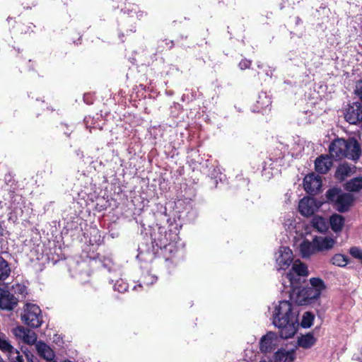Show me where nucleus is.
Masks as SVG:
<instances>
[{
  "instance_id": "41",
  "label": "nucleus",
  "mask_w": 362,
  "mask_h": 362,
  "mask_svg": "<svg viewBox=\"0 0 362 362\" xmlns=\"http://www.w3.org/2000/svg\"><path fill=\"white\" fill-rule=\"evenodd\" d=\"M355 93L362 99V81H359L357 83L356 86Z\"/></svg>"
},
{
  "instance_id": "52",
  "label": "nucleus",
  "mask_w": 362,
  "mask_h": 362,
  "mask_svg": "<svg viewBox=\"0 0 362 362\" xmlns=\"http://www.w3.org/2000/svg\"><path fill=\"white\" fill-rule=\"evenodd\" d=\"M283 284H284V287H287V286H286V285L285 284V283H284V282L283 283Z\"/></svg>"
},
{
  "instance_id": "54",
  "label": "nucleus",
  "mask_w": 362,
  "mask_h": 362,
  "mask_svg": "<svg viewBox=\"0 0 362 362\" xmlns=\"http://www.w3.org/2000/svg\"><path fill=\"white\" fill-rule=\"evenodd\" d=\"M260 362H267V361H261Z\"/></svg>"
},
{
  "instance_id": "23",
  "label": "nucleus",
  "mask_w": 362,
  "mask_h": 362,
  "mask_svg": "<svg viewBox=\"0 0 362 362\" xmlns=\"http://www.w3.org/2000/svg\"><path fill=\"white\" fill-rule=\"evenodd\" d=\"M345 158L356 160L361 154V147L355 141H347V150L345 152Z\"/></svg>"
},
{
  "instance_id": "20",
  "label": "nucleus",
  "mask_w": 362,
  "mask_h": 362,
  "mask_svg": "<svg viewBox=\"0 0 362 362\" xmlns=\"http://www.w3.org/2000/svg\"><path fill=\"white\" fill-rule=\"evenodd\" d=\"M272 100L270 96L266 93L262 91L259 93L256 105L253 108V112H262L271 105Z\"/></svg>"
},
{
  "instance_id": "30",
  "label": "nucleus",
  "mask_w": 362,
  "mask_h": 362,
  "mask_svg": "<svg viewBox=\"0 0 362 362\" xmlns=\"http://www.w3.org/2000/svg\"><path fill=\"white\" fill-rule=\"evenodd\" d=\"M352 168L348 163H342L337 168L335 176L337 179L343 180L352 173Z\"/></svg>"
},
{
  "instance_id": "17",
  "label": "nucleus",
  "mask_w": 362,
  "mask_h": 362,
  "mask_svg": "<svg viewBox=\"0 0 362 362\" xmlns=\"http://www.w3.org/2000/svg\"><path fill=\"white\" fill-rule=\"evenodd\" d=\"M303 189L310 197H315L317 194V175L310 173L306 175L303 179Z\"/></svg>"
},
{
  "instance_id": "22",
  "label": "nucleus",
  "mask_w": 362,
  "mask_h": 362,
  "mask_svg": "<svg viewBox=\"0 0 362 362\" xmlns=\"http://www.w3.org/2000/svg\"><path fill=\"white\" fill-rule=\"evenodd\" d=\"M295 359V351L293 349L290 351L279 349L275 352L274 356V362H293Z\"/></svg>"
},
{
  "instance_id": "56",
  "label": "nucleus",
  "mask_w": 362,
  "mask_h": 362,
  "mask_svg": "<svg viewBox=\"0 0 362 362\" xmlns=\"http://www.w3.org/2000/svg\"><path fill=\"white\" fill-rule=\"evenodd\" d=\"M0 362H4V361H0Z\"/></svg>"
},
{
  "instance_id": "9",
  "label": "nucleus",
  "mask_w": 362,
  "mask_h": 362,
  "mask_svg": "<svg viewBox=\"0 0 362 362\" xmlns=\"http://www.w3.org/2000/svg\"><path fill=\"white\" fill-rule=\"evenodd\" d=\"M308 270L306 265L299 260L293 262L291 270L286 274V279L290 287H295L296 284H298L300 277L307 276Z\"/></svg>"
},
{
  "instance_id": "53",
  "label": "nucleus",
  "mask_w": 362,
  "mask_h": 362,
  "mask_svg": "<svg viewBox=\"0 0 362 362\" xmlns=\"http://www.w3.org/2000/svg\"><path fill=\"white\" fill-rule=\"evenodd\" d=\"M313 145H314L313 144H311V146H311V148H313Z\"/></svg>"
},
{
  "instance_id": "33",
  "label": "nucleus",
  "mask_w": 362,
  "mask_h": 362,
  "mask_svg": "<svg viewBox=\"0 0 362 362\" xmlns=\"http://www.w3.org/2000/svg\"><path fill=\"white\" fill-rule=\"evenodd\" d=\"M122 11L124 13H127L131 17H133V13L136 14V18L138 19H141L144 16L146 15V13L144 11H139L138 6L134 4H129V6H126L124 8H122Z\"/></svg>"
},
{
  "instance_id": "36",
  "label": "nucleus",
  "mask_w": 362,
  "mask_h": 362,
  "mask_svg": "<svg viewBox=\"0 0 362 362\" xmlns=\"http://www.w3.org/2000/svg\"><path fill=\"white\" fill-rule=\"evenodd\" d=\"M12 290L14 294L18 296V298L21 297L23 298L27 293V287L21 284H16V285L12 286Z\"/></svg>"
},
{
  "instance_id": "38",
  "label": "nucleus",
  "mask_w": 362,
  "mask_h": 362,
  "mask_svg": "<svg viewBox=\"0 0 362 362\" xmlns=\"http://www.w3.org/2000/svg\"><path fill=\"white\" fill-rule=\"evenodd\" d=\"M349 252L352 257L362 262V250L353 247L350 249Z\"/></svg>"
},
{
  "instance_id": "12",
  "label": "nucleus",
  "mask_w": 362,
  "mask_h": 362,
  "mask_svg": "<svg viewBox=\"0 0 362 362\" xmlns=\"http://www.w3.org/2000/svg\"><path fill=\"white\" fill-rule=\"evenodd\" d=\"M305 141L298 136H293L289 144H285L288 155L292 158H298L305 150Z\"/></svg>"
},
{
  "instance_id": "13",
  "label": "nucleus",
  "mask_w": 362,
  "mask_h": 362,
  "mask_svg": "<svg viewBox=\"0 0 362 362\" xmlns=\"http://www.w3.org/2000/svg\"><path fill=\"white\" fill-rule=\"evenodd\" d=\"M345 119L350 124L362 123V104L355 102L349 105L345 114Z\"/></svg>"
},
{
  "instance_id": "46",
  "label": "nucleus",
  "mask_w": 362,
  "mask_h": 362,
  "mask_svg": "<svg viewBox=\"0 0 362 362\" xmlns=\"http://www.w3.org/2000/svg\"><path fill=\"white\" fill-rule=\"evenodd\" d=\"M4 228H3V226H2V223L0 221V235H3V233H4Z\"/></svg>"
},
{
  "instance_id": "31",
  "label": "nucleus",
  "mask_w": 362,
  "mask_h": 362,
  "mask_svg": "<svg viewBox=\"0 0 362 362\" xmlns=\"http://www.w3.org/2000/svg\"><path fill=\"white\" fill-rule=\"evenodd\" d=\"M345 189L349 192H358L362 189V177L351 179L345 185Z\"/></svg>"
},
{
  "instance_id": "3",
  "label": "nucleus",
  "mask_w": 362,
  "mask_h": 362,
  "mask_svg": "<svg viewBox=\"0 0 362 362\" xmlns=\"http://www.w3.org/2000/svg\"><path fill=\"white\" fill-rule=\"evenodd\" d=\"M299 236L294 237V244L297 246L303 258H308L317 250V229L305 225L300 230H296Z\"/></svg>"
},
{
  "instance_id": "6",
  "label": "nucleus",
  "mask_w": 362,
  "mask_h": 362,
  "mask_svg": "<svg viewBox=\"0 0 362 362\" xmlns=\"http://www.w3.org/2000/svg\"><path fill=\"white\" fill-rule=\"evenodd\" d=\"M326 197L328 201L334 202L337 209L340 212L346 211L354 201L351 194L342 192L336 188L329 189Z\"/></svg>"
},
{
  "instance_id": "8",
  "label": "nucleus",
  "mask_w": 362,
  "mask_h": 362,
  "mask_svg": "<svg viewBox=\"0 0 362 362\" xmlns=\"http://www.w3.org/2000/svg\"><path fill=\"white\" fill-rule=\"evenodd\" d=\"M22 320L31 327H39L42 323L40 307L35 304H26L24 314L22 315Z\"/></svg>"
},
{
  "instance_id": "48",
  "label": "nucleus",
  "mask_w": 362,
  "mask_h": 362,
  "mask_svg": "<svg viewBox=\"0 0 362 362\" xmlns=\"http://www.w3.org/2000/svg\"><path fill=\"white\" fill-rule=\"evenodd\" d=\"M317 182H318V192L320 191V187L322 185V180L320 179V177H318V180H317Z\"/></svg>"
},
{
  "instance_id": "19",
  "label": "nucleus",
  "mask_w": 362,
  "mask_h": 362,
  "mask_svg": "<svg viewBox=\"0 0 362 362\" xmlns=\"http://www.w3.org/2000/svg\"><path fill=\"white\" fill-rule=\"evenodd\" d=\"M316 100L315 98H310L306 103L305 110L303 112V115L306 123H311L315 121L316 116Z\"/></svg>"
},
{
  "instance_id": "21",
  "label": "nucleus",
  "mask_w": 362,
  "mask_h": 362,
  "mask_svg": "<svg viewBox=\"0 0 362 362\" xmlns=\"http://www.w3.org/2000/svg\"><path fill=\"white\" fill-rule=\"evenodd\" d=\"M160 250L162 251V254L165 257L166 262L169 260H173L175 256L181 252L176 244L171 241L168 242L166 245L162 247Z\"/></svg>"
},
{
  "instance_id": "47",
  "label": "nucleus",
  "mask_w": 362,
  "mask_h": 362,
  "mask_svg": "<svg viewBox=\"0 0 362 362\" xmlns=\"http://www.w3.org/2000/svg\"><path fill=\"white\" fill-rule=\"evenodd\" d=\"M165 44L167 45H170V48H172L173 47V41H169V42H165Z\"/></svg>"
},
{
  "instance_id": "10",
  "label": "nucleus",
  "mask_w": 362,
  "mask_h": 362,
  "mask_svg": "<svg viewBox=\"0 0 362 362\" xmlns=\"http://www.w3.org/2000/svg\"><path fill=\"white\" fill-rule=\"evenodd\" d=\"M293 262L292 250L288 247L281 246L276 253V269L286 270Z\"/></svg>"
},
{
  "instance_id": "43",
  "label": "nucleus",
  "mask_w": 362,
  "mask_h": 362,
  "mask_svg": "<svg viewBox=\"0 0 362 362\" xmlns=\"http://www.w3.org/2000/svg\"><path fill=\"white\" fill-rule=\"evenodd\" d=\"M325 288V285L322 280L318 278V299L320 298V293Z\"/></svg>"
},
{
  "instance_id": "27",
  "label": "nucleus",
  "mask_w": 362,
  "mask_h": 362,
  "mask_svg": "<svg viewBox=\"0 0 362 362\" xmlns=\"http://www.w3.org/2000/svg\"><path fill=\"white\" fill-rule=\"evenodd\" d=\"M336 243L334 238L329 236L318 237V252L332 249Z\"/></svg>"
},
{
  "instance_id": "1",
  "label": "nucleus",
  "mask_w": 362,
  "mask_h": 362,
  "mask_svg": "<svg viewBox=\"0 0 362 362\" xmlns=\"http://www.w3.org/2000/svg\"><path fill=\"white\" fill-rule=\"evenodd\" d=\"M272 324L281 339L292 338L299 327V307L288 300H280L269 308Z\"/></svg>"
},
{
  "instance_id": "55",
  "label": "nucleus",
  "mask_w": 362,
  "mask_h": 362,
  "mask_svg": "<svg viewBox=\"0 0 362 362\" xmlns=\"http://www.w3.org/2000/svg\"><path fill=\"white\" fill-rule=\"evenodd\" d=\"M0 361H4L2 359L0 358Z\"/></svg>"
},
{
  "instance_id": "7",
  "label": "nucleus",
  "mask_w": 362,
  "mask_h": 362,
  "mask_svg": "<svg viewBox=\"0 0 362 362\" xmlns=\"http://www.w3.org/2000/svg\"><path fill=\"white\" fill-rule=\"evenodd\" d=\"M298 211L305 217H310L311 224L308 225L317 229V198L315 197L305 196L298 203Z\"/></svg>"
},
{
  "instance_id": "24",
  "label": "nucleus",
  "mask_w": 362,
  "mask_h": 362,
  "mask_svg": "<svg viewBox=\"0 0 362 362\" xmlns=\"http://www.w3.org/2000/svg\"><path fill=\"white\" fill-rule=\"evenodd\" d=\"M36 349L38 354L47 361H51L54 358V351L45 343L39 341L36 344Z\"/></svg>"
},
{
  "instance_id": "26",
  "label": "nucleus",
  "mask_w": 362,
  "mask_h": 362,
  "mask_svg": "<svg viewBox=\"0 0 362 362\" xmlns=\"http://www.w3.org/2000/svg\"><path fill=\"white\" fill-rule=\"evenodd\" d=\"M332 166V160L330 156H320L318 157V174L327 173Z\"/></svg>"
},
{
  "instance_id": "11",
  "label": "nucleus",
  "mask_w": 362,
  "mask_h": 362,
  "mask_svg": "<svg viewBox=\"0 0 362 362\" xmlns=\"http://www.w3.org/2000/svg\"><path fill=\"white\" fill-rule=\"evenodd\" d=\"M0 350L8 354L11 362H23V355L10 344L6 336L0 332Z\"/></svg>"
},
{
  "instance_id": "15",
  "label": "nucleus",
  "mask_w": 362,
  "mask_h": 362,
  "mask_svg": "<svg viewBox=\"0 0 362 362\" xmlns=\"http://www.w3.org/2000/svg\"><path fill=\"white\" fill-rule=\"evenodd\" d=\"M330 156L336 159L345 157L347 150V141L343 139H337L331 143L329 147Z\"/></svg>"
},
{
  "instance_id": "4",
  "label": "nucleus",
  "mask_w": 362,
  "mask_h": 362,
  "mask_svg": "<svg viewBox=\"0 0 362 362\" xmlns=\"http://www.w3.org/2000/svg\"><path fill=\"white\" fill-rule=\"evenodd\" d=\"M103 268L107 269L110 276L107 277L109 283L113 285L114 291L119 293H124L128 289V284L119 276L120 269L116 266L110 257H103L99 260Z\"/></svg>"
},
{
  "instance_id": "28",
  "label": "nucleus",
  "mask_w": 362,
  "mask_h": 362,
  "mask_svg": "<svg viewBox=\"0 0 362 362\" xmlns=\"http://www.w3.org/2000/svg\"><path fill=\"white\" fill-rule=\"evenodd\" d=\"M315 342V339L313 335L310 333L306 334H302L300 337L298 338L297 344L298 346L302 347L303 349H309L313 345H314Z\"/></svg>"
},
{
  "instance_id": "29",
  "label": "nucleus",
  "mask_w": 362,
  "mask_h": 362,
  "mask_svg": "<svg viewBox=\"0 0 362 362\" xmlns=\"http://www.w3.org/2000/svg\"><path fill=\"white\" fill-rule=\"evenodd\" d=\"M329 223L333 231H341L344 224V218L339 214H334L329 218Z\"/></svg>"
},
{
  "instance_id": "35",
  "label": "nucleus",
  "mask_w": 362,
  "mask_h": 362,
  "mask_svg": "<svg viewBox=\"0 0 362 362\" xmlns=\"http://www.w3.org/2000/svg\"><path fill=\"white\" fill-rule=\"evenodd\" d=\"M332 263L339 267H344L348 263L347 257L341 254H337L332 258Z\"/></svg>"
},
{
  "instance_id": "25",
  "label": "nucleus",
  "mask_w": 362,
  "mask_h": 362,
  "mask_svg": "<svg viewBox=\"0 0 362 362\" xmlns=\"http://www.w3.org/2000/svg\"><path fill=\"white\" fill-rule=\"evenodd\" d=\"M287 154L286 148L285 144L280 143L278 146L274 150L270 156V160L279 163L281 165V160Z\"/></svg>"
},
{
  "instance_id": "14",
  "label": "nucleus",
  "mask_w": 362,
  "mask_h": 362,
  "mask_svg": "<svg viewBox=\"0 0 362 362\" xmlns=\"http://www.w3.org/2000/svg\"><path fill=\"white\" fill-rule=\"evenodd\" d=\"M18 301L14 294L0 288V309L12 310L17 305Z\"/></svg>"
},
{
  "instance_id": "49",
  "label": "nucleus",
  "mask_w": 362,
  "mask_h": 362,
  "mask_svg": "<svg viewBox=\"0 0 362 362\" xmlns=\"http://www.w3.org/2000/svg\"><path fill=\"white\" fill-rule=\"evenodd\" d=\"M257 67H258L259 69H264V65L262 63H259H259L257 64Z\"/></svg>"
},
{
  "instance_id": "45",
  "label": "nucleus",
  "mask_w": 362,
  "mask_h": 362,
  "mask_svg": "<svg viewBox=\"0 0 362 362\" xmlns=\"http://www.w3.org/2000/svg\"><path fill=\"white\" fill-rule=\"evenodd\" d=\"M313 165H314V169L315 171H317V158H315L313 160Z\"/></svg>"
},
{
  "instance_id": "5",
  "label": "nucleus",
  "mask_w": 362,
  "mask_h": 362,
  "mask_svg": "<svg viewBox=\"0 0 362 362\" xmlns=\"http://www.w3.org/2000/svg\"><path fill=\"white\" fill-rule=\"evenodd\" d=\"M312 287H291L293 291L292 298L296 303L299 305H309L317 298V277H313L310 279Z\"/></svg>"
},
{
  "instance_id": "37",
  "label": "nucleus",
  "mask_w": 362,
  "mask_h": 362,
  "mask_svg": "<svg viewBox=\"0 0 362 362\" xmlns=\"http://www.w3.org/2000/svg\"><path fill=\"white\" fill-rule=\"evenodd\" d=\"M157 280V277L154 275H152L150 273H146L144 274L141 277V284H139V286H142V285H152Z\"/></svg>"
},
{
  "instance_id": "32",
  "label": "nucleus",
  "mask_w": 362,
  "mask_h": 362,
  "mask_svg": "<svg viewBox=\"0 0 362 362\" xmlns=\"http://www.w3.org/2000/svg\"><path fill=\"white\" fill-rule=\"evenodd\" d=\"M10 272L8 263L2 257H0V281H4L8 278Z\"/></svg>"
},
{
  "instance_id": "39",
  "label": "nucleus",
  "mask_w": 362,
  "mask_h": 362,
  "mask_svg": "<svg viewBox=\"0 0 362 362\" xmlns=\"http://www.w3.org/2000/svg\"><path fill=\"white\" fill-rule=\"evenodd\" d=\"M251 61L247 59H243L239 63V67L240 69L244 70L250 67Z\"/></svg>"
},
{
  "instance_id": "51",
  "label": "nucleus",
  "mask_w": 362,
  "mask_h": 362,
  "mask_svg": "<svg viewBox=\"0 0 362 362\" xmlns=\"http://www.w3.org/2000/svg\"><path fill=\"white\" fill-rule=\"evenodd\" d=\"M310 144V143L309 142L307 145V148H309V145Z\"/></svg>"
},
{
  "instance_id": "42",
  "label": "nucleus",
  "mask_w": 362,
  "mask_h": 362,
  "mask_svg": "<svg viewBox=\"0 0 362 362\" xmlns=\"http://www.w3.org/2000/svg\"><path fill=\"white\" fill-rule=\"evenodd\" d=\"M274 70H275L274 68L269 66H265V69H264V72L265 73V74L267 76L272 77V74H273Z\"/></svg>"
},
{
  "instance_id": "44",
  "label": "nucleus",
  "mask_w": 362,
  "mask_h": 362,
  "mask_svg": "<svg viewBox=\"0 0 362 362\" xmlns=\"http://www.w3.org/2000/svg\"><path fill=\"white\" fill-rule=\"evenodd\" d=\"M87 97H88V95H84V96H83V100H84V102H85L86 103H87V104H90V103H92L90 101L87 100Z\"/></svg>"
},
{
  "instance_id": "34",
  "label": "nucleus",
  "mask_w": 362,
  "mask_h": 362,
  "mask_svg": "<svg viewBox=\"0 0 362 362\" xmlns=\"http://www.w3.org/2000/svg\"><path fill=\"white\" fill-rule=\"evenodd\" d=\"M315 316L310 312H305L303 315L302 320L299 322V326L303 328H309L313 323Z\"/></svg>"
},
{
  "instance_id": "50",
  "label": "nucleus",
  "mask_w": 362,
  "mask_h": 362,
  "mask_svg": "<svg viewBox=\"0 0 362 362\" xmlns=\"http://www.w3.org/2000/svg\"><path fill=\"white\" fill-rule=\"evenodd\" d=\"M135 31H136V27L135 26H132V28L130 29V32L134 33Z\"/></svg>"
},
{
  "instance_id": "2",
  "label": "nucleus",
  "mask_w": 362,
  "mask_h": 362,
  "mask_svg": "<svg viewBox=\"0 0 362 362\" xmlns=\"http://www.w3.org/2000/svg\"><path fill=\"white\" fill-rule=\"evenodd\" d=\"M168 242L165 228L156 224L151 228L150 236L144 237V242L139 245L136 258L144 262L152 260L159 250Z\"/></svg>"
},
{
  "instance_id": "40",
  "label": "nucleus",
  "mask_w": 362,
  "mask_h": 362,
  "mask_svg": "<svg viewBox=\"0 0 362 362\" xmlns=\"http://www.w3.org/2000/svg\"><path fill=\"white\" fill-rule=\"evenodd\" d=\"M318 232H322L326 228V225L324 218L318 216Z\"/></svg>"
},
{
  "instance_id": "16",
  "label": "nucleus",
  "mask_w": 362,
  "mask_h": 362,
  "mask_svg": "<svg viewBox=\"0 0 362 362\" xmlns=\"http://www.w3.org/2000/svg\"><path fill=\"white\" fill-rule=\"evenodd\" d=\"M13 333L17 339L28 344H33L37 341L36 334L24 327H17L13 329Z\"/></svg>"
},
{
  "instance_id": "18",
  "label": "nucleus",
  "mask_w": 362,
  "mask_h": 362,
  "mask_svg": "<svg viewBox=\"0 0 362 362\" xmlns=\"http://www.w3.org/2000/svg\"><path fill=\"white\" fill-rule=\"evenodd\" d=\"M276 335L274 332H269L263 336L260 340V350L262 352L270 353L275 349Z\"/></svg>"
}]
</instances>
